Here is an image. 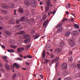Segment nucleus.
Returning <instances> with one entry per match:
<instances>
[{
    "label": "nucleus",
    "mask_w": 80,
    "mask_h": 80,
    "mask_svg": "<svg viewBox=\"0 0 80 80\" xmlns=\"http://www.w3.org/2000/svg\"><path fill=\"white\" fill-rule=\"evenodd\" d=\"M2 58L3 60H5L6 59H7V57L5 56H4L2 57Z\"/></svg>",
    "instance_id": "4c0bfd02"
},
{
    "label": "nucleus",
    "mask_w": 80,
    "mask_h": 80,
    "mask_svg": "<svg viewBox=\"0 0 80 80\" xmlns=\"http://www.w3.org/2000/svg\"><path fill=\"white\" fill-rule=\"evenodd\" d=\"M7 51L8 52H11V53H13L14 52V50L13 49H11L10 50L8 49Z\"/></svg>",
    "instance_id": "a878e982"
},
{
    "label": "nucleus",
    "mask_w": 80,
    "mask_h": 80,
    "mask_svg": "<svg viewBox=\"0 0 80 80\" xmlns=\"http://www.w3.org/2000/svg\"><path fill=\"white\" fill-rule=\"evenodd\" d=\"M77 33H78V32L77 31H74L72 32V35H77Z\"/></svg>",
    "instance_id": "aec40b11"
},
{
    "label": "nucleus",
    "mask_w": 80,
    "mask_h": 80,
    "mask_svg": "<svg viewBox=\"0 0 80 80\" xmlns=\"http://www.w3.org/2000/svg\"><path fill=\"white\" fill-rule=\"evenodd\" d=\"M5 33L7 35H8L9 36L12 35V33L9 31H5Z\"/></svg>",
    "instance_id": "6ab92c4d"
},
{
    "label": "nucleus",
    "mask_w": 80,
    "mask_h": 80,
    "mask_svg": "<svg viewBox=\"0 0 80 80\" xmlns=\"http://www.w3.org/2000/svg\"><path fill=\"white\" fill-rule=\"evenodd\" d=\"M30 38H27L24 40V42L25 43H28L30 42Z\"/></svg>",
    "instance_id": "4468645a"
},
{
    "label": "nucleus",
    "mask_w": 80,
    "mask_h": 80,
    "mask_svg": "<svg viewBox=\"0 0 80 80\" xmlns=\"http://www.w3.org/2000/svg\"><path fill=\"white\" fill-rule=\"evenodd\" d=\"M30 3V1L29 0H25L24 4L26 6H27V7H28V6H29Z\"/></svg>",
    "instance_id": "423d86ee"
},
{
    "label": "nucleus",
    "mask_w": 80,
    "mask_h": 80,
    "mask_svg": "<svg viewBox=\"0 0 80 80\" xmlns=\"http://www.w3.org/2000/svg\"><path fill=\"white\" fill-rule=\"evenodd\" d=\"M73 61V59H72V57H71L68 58V61H71V62Z\"/></svg>",
    "instance_id": "c9c22d12"
},
{
    "label": "nucleus",
    "mask_w": 80,
    "mask_h": 80,
    "mask_svg": "<svg viewBox=\"0 0 80 80\" xmlns=\"http://www.w3.org/2000/svg\"><path fill=\"white\" fill-rule=\"evenodd\" d=\"M62 74L64 76H66V75H68V73H67V71H64L62 72Z\"/></svg>",
    "instance_id": "4be33fe9"
},
{
    "label": "nucleus",
    "mask_w": 80,
    "mask_h": 80,
    "mask_svg": "<svg viewBox=\"0 0 80 80\" xmlns=\"http://www.w3.org/2000/svg\"><path fill=\"white\" fill-rule=\"evenodd\" d=\"M1 7L3 8H8V4H2L1 5Z\"/></svg>",
    "instance_id": "9d476101"
},
{
    "label": "nucleus",
    "mask_w": 80,
    "mask_h": 80,
    "mask_svg": "<svg viewBox=\"0 0 80 80\" xmlns=\"http://www.w3.org/2000/svg\"><path fill=\"white\" fill-rule=\"evenodd\" d=\"M62 69L64 70H66L67 69V63H63L62 65Z\"/></svg>",
    "instance_id": "20e7f679"
},
{
    "label": "nucleus",
    "mask_w": 80,
    "mask_h": 80,
    "mask_svg": "<svg viewBox=\"0 0 80 80\" xmlns=\"http://www.w3.org/2000/svg\"><path fill=\"white\" fill-rule=\"evenodd\" d=\"M18 11L19 12H20V13H23V10L22 8H19Z\"/></svg>",
    "instance_id": "393cba45"
},
{
    "label": "nucleus",
    "mask_w": 80,
    "mask_h": 80,
    "mask_svg": "<svg viewBox=\"0 0 80 80\" xmlns=\"http://www.w3.org/2000/svg\"><path fill=\"white\" fill-rule=\"evenodd\" d=\"M47 5L45 7V12H47L50 8L49 7H52L53 5L52 4H51L50 2V0H47L46 1Z\"/></svg>",
    "instance_id": "f257e3e1"
},
{
    "label": "nucleus",
    "mask_w": 80,
    "mask_h": 80,
    "mask_svg": "<svg viewBox=\"0 0 80 80\" xmlns=\"http://www.w3.org/2000/svg\"><path fill=\"white\" fill-rule=\"evenodd\" d=\"M16 77H17V74H14L12 77V79L15 80V79L16 78Z\"/></svg>",
    "instance_id": "c85d7f7f"
},
{
    "label": "nucleus",
    "mask_w": 80,
    "mask_h": 80,
    "mask_svg": "<svg viewBox=\"0 0 80 80\" xmlns=\"http://www.w3.org/2000/svg\"><path fill=\"white\" fill-rule=\"evenodd\" d=\"M35 32V30H32V33H34Z\"/></svg>",
    "instance_id": "052dcab7"
},
{
    "label": "nucleus",
    "mask_w": 80,
    "mask_h": 80,
    "mask_svg": "<svg viewBox=\"0 0 80 80\" xmlns=\"http://www.w3.org/2000/svg\"><path fill=\"white\" fill-rule=\"evenodd\" d=\"M61 52L60 49L59 48H57L54 50V52L56 53H60Z\"/></svg>",
    "instance_id": "1a4fd4ad"
},
{
    "label": "nucleus",
    "mask_w": 80,
    "mask_h": 80,
    "mask_svg": "<svg viewBox=\"0 0 80 80\" xmlns=\"http://www.w3.org/2000/svg\"><path fill=\"white\" fill-rule=\"evenodd\" d=\"M25 37L26 38H30V36L28 35H26L25 36Z\"/></svg>",
    "instance_id": "c03bdc74"
},
{
    "label": "nucleus",
    "mask_w": 80,
    "mask_h": 80,
    "mask_svg": "<svg viewBox=\"0 0 80 80\" xmlns=\"http://www.w3.org/2000/svg\"><path fill=\"white\" fill-rule=\"evenodd\" d=\"M59 60V57H57L55 59H54V60L55 62H57L58 60Z\"/></svg>",
    "instance_id": "7c9ffc66"
},
{
    "label": "nucleus",
    "mask_w": 80,
    "mask_h": 80,
    "mask_svg": "<svg viewBox=\"0 0 80 80\" xmlns=\"http://www.w3.org/2000/svg\"><path fill=\"white\" fill-rule=\"evenodd\" d=\"M23 60V59L20 58H18L16 59V60H19V61H22Z\"/></svg>",
    "instance_id": "f704fd0d"
},
{
    "label": "nucleus",
    "mask_w": 80,
    "mask_h": 80,
    "mask_svg": "<svg viewBox=\"0 0 80 80\" xmlns=\"http://www.w3.org/2000/svg\"><path fill=\"white\" fill-rule=\"evenodd\" d=\"M77 66L78 68H80V64H77Z\"/></svg>",
    "instance_id": "de8ad7c7"
},
{
    "label": "nucleus",
    "mask_w": 80,
    "mask_h": 80,
    "mask_svg": "<svg viewBox=\"0 0 80 80\" xmlns=\"http://www.w3.org/2000/svg\"><path fill=\"white\" fill-rule=\"evenodd\" d=\"M0 11L2 13H3V14H5V13H7V11L3 10H0Z\"/></svg>",
    "instance_id": "b1692460"
},
{
    "label": "nucleus",
    "mask_w": 80,
    "mask_h": 80,
    "mask_svg": "<svg viewBox=\"0 0 80 80\" xmlns=\"http://www.w3.org/2000/svg\"><path fill=\"white\" fill-rule=\"evenodd\" d=\"M20 21L19 20H17L16 21V23L17 24H19V23H20Z\"/></svg>",
    "instance_id": "ea45409f"
},
{
    "label": "nucleus",
    "mask_w": 80,
    "mask_h": 80,
    "mask_svg": "<svg viewBox=\"0 0 80 80\" xmlns=\"http://www.w3.org/2000/svg\"><path fill=\"white\" fill-rule=\"evenodd\" d=\"M75 38H70L68 40V43H69L71 47H73L75 46Z\"/></svg>",
    "instance_id": "f03ea898"
},
{
    "label": "nucleus",
    "mask_w": 80,
    "mask_h": 80,
    "mask_svg": "<svg viewBox=\"0 0 80 80\" xmlns=\"http://www.w3.org/2000/svg\"><path fill=\"white\" fill-rule=\"evenodd\" d=\"M25 32L24 31H22L20 32L19 33V35H22V34H25Z\"/></svg>",
    "instance_id": "bb28decb"
},
{
    "label": "nucleus",
    "mask_w": 80,
    "mask_h": 80,
    "mask_svg": "<svg viewBox=\"0 0 80 80\" xmlns=\"http://www.w3.org/2000/svg\"><path fill=\"white\" fill-rule=\"evenodd\" d=\"M14 3L13 2H10L8 4V8H12L14 7Z\"/></svg>",
    "instance_id": "7ed1b4c3"
},
{
    "label": "nucleus",
    "mask_w": 80,
    "mask_h": 80,
    "mask_svg": "<svg viewBox=\"0 0 80 80\" xmlns=\"http://www.w3.org/2000/svg\"><path fill=\"white\" fill-rule=\"evenodd\" d=\"M3 65L2 63H0V67H3Z\"/></svg>",
    "instance_id": "13d9d810"
},
{
    "label": "nucleus",
    "mask_w": 80,
    "mask_h": 80,
    "mask_svg": "<svg viewBox=\"0 0 80 80\" xmlns=\"http://www.w3.org/2000/svg\"><path fill=\"white\" fill-rule=\"evenodd\" d=\"M39 5H43V2H40Z\"/></svg>",
    "instance_id": "e2e57ef3"
},
{
    "label": "nucleus",
    "mask_w": 80,
    "mask_h": 80,
    "mask_svg": "<svg viewBox=\"0 0 80 80\" xmlns=\"http://www.w3.org/2000/svg\"><path fill=\"white\" fill-rule=\"evenodd\" d=\"M27 57L28 58H32V57H32V56H30V55H28L27 56Z\"/></svg>",
    "instance_id": "a19ab883"
},
{
    "label": "nucleus",
    "mask_w": 80,
    "mask_h": 80,
    "mask_svg": "<svg viewBox=\"0 0 80 80\" xmlns=\"http://www.w3.org/2000/svg\"><path fill=\"white\" fill-rule=\"evenodd\" d=\"M42 56L43 58H45V54H42Z\"/></svg>",
    "instance_id": "3c124183"
},
{
    "label": "nucleus",
    "mask_w": 80,
    "mask_h": 80,
    "mask_svg": "<svg viewBox=\"0 0 80 80\" xmlns=\"http://www.w3.org/2000/svg\"><path fill=\"white\" fill-rule=\"evenodd\" d=\"M66 20H67V18H64L62 20V22H64V21H65Z\"/></svg>",
    "instance_id": "79ce46f5"
},
{
    "label": "nucleus",
    "mask_w": 80,
    "mask_h": 80,
    "mask_svg": "<svg viewBox=\"0 0 80 80\" xmlns=\"http://www.w3.org/2000/svg\"><path fill=\"white\" fill-rule=\"evenodd\" d=\"M36 5H37V3H36V1H35V0H31V5L32 7H36Z\"/></svg>",
    "instance_id": "39448f33"
},
{
    "label": "nucleus",
    "mask_w": 80,
    "mask_h": 80,
    "mask_svg": "<svg viewBox=\"0 0 80 80\" xmlns=\"http://www.w3.org/2000/svg\"><path fill=\"white\" fill-rule=\"evenodd\" d=\"M39 76L41 78V79H43V76L42 75H40Z\"/></svg>",
    "instance_id": "8fccbe9b"
},
{
    "label": "nucleus",
    "mask_w": 80,
    "mask_h": 80,
    "mask_svg": "<svg viewBox=\"0 0 80 80\" xmlns=\"http://www.w3.org/2000/svg\"><path fill=\"white\" fill-rule=\"evenodd\" d=\"M49 23V21L48 20H47L46 21H45L43 23V26L46 27V25H47Z\"/></svg>",
    "instance_id": "dca6fc26"
},
{
    "label": "nucleus",
    "mask_w": 80,
    "mask_h": 80,
    "mask_svg": "<svg viewBox=\"0 0 80 80\" xmlns=\"http://www.w3.org/2000/svg\"><path fill=\"white\" fill-rule=\"evenodd\" d=\"M23 50H24V48L23 47L19 48H18L17 49V51L18 53H21L22 52V51H23Z\"/></svg>",
    "instance_id": "0eeeda50"
},
{
    "label": "nucleus",
    "mask_w": 80,
    "mask_h": 80,
    "mask_svg": "<svg viewBox=\"0 0 80 80\" xmlns=\"http://www.w3.org/2000/svg\"><path fill=\"white\" fill-rule=\"evenodd\" d=\"M45 63H47L48 62V59L45 60Z\"/></svg>",
    "instance_id": "09e8293b"
},
{
    "label": "nucleus",
    "mask_w": 80,
    "mask_h": 80,
    "mask_svg": "<svg viewBox=\"0 0 80 80\" xmlns=\"http://www.w3.org/2000/svg\"><path fill=\"white\" fill-rule=\"evenodd\" d=\"M16 11H17V10H14V15H16Z\"/></svg>",
    "instance_id": "4d7b16f0"
},
{
    "label": "nucleus",
    "mask_w": 80,
    "mask_h": 80,
    "mask_svg": "<svg viewBox=\"0 0 80 80\" xmlns=\"http://www.w3.org/2000/svg\"><path fill=\"white\" fill-rule=\"evenodd\" d=\"M51 47V45L50 44H48L46 46V50H49L50 49Z\"/></svg>",
    "instance_id": "ddd939ff"
},
{
    "label": "nucleus",
    "mask_w": 80,
    "mask_h": 80,
    "mask_svg": "<svg viewBox=\"0 0 80 80\" xmlns=\"http://www.w3.org/2000/svg\"><path fill=\"white\" fill-rule=\"evenodd\" d=\"M54 62H56L55 61L54 59L53 60H52V63H54Z\"/></svg>",
    "instance_id": "0e129e2a"
},
{
    "label": "nucleus",
    "mask_w": 80,
    "mask_h": 80,
    "mask_svg": "<svg viewBox=\"0 0 80 80\" xmlns=\"http://www.w3.org/2000/svg\"><path fill=\"white\" fill-rule=\"evenodd\" d=\"M29 22L31 25H32L34 23L35 21H34V20H33V19H31L29 21Z\"/></svg>",
    "instance_id": "2eb2a0df"
},
{
    "label": "nucleus",
    "mask_w": 80,
    "mask_h": 80,
    "mask_svg": "<svg viewBox=\"0 0 80 80\" xmlns=\"http://www.w3.org/2000/svg\"><path fill=\"white\" fill-rule=\"evenodd\" d=\"M62 25V23H59L57 26H56V28H58V27H60V26H61Z\"/></svg>",
    "instance_id": "72a5a7b5"
},
{
    "label": "nucleus",
    "mask_w": 80,
    "mask_h": 80,
    "mask_svg": "<svg viewBox=\"0 0 80 80\" xmlns=\"http://www.w3.org/2000/svg\"><path fill=\"white\" fill-rule=\"evenodd\" d=\"M25 64L26 65H30V63L28 62H26Z\"/></svg>",
    "instance_id": "6e6d98bb"
},
{
    "label": "nucleus",
    "mask_w": 80,
    "mask_h": 80,
    "mask_svg": "<svg viewBox=\"0 0 80 80\" xmlns=\"http://www.w3.org/2000/svg\"><path fill=\"white\" fill-rule=\"evenodd\" d=\"M39 37H40L39 34L38 33H37L36 35L34 36L35 40V39H37V38H38Z\"/></svg>",
    "instance_id": "412c9836"
},
{
    "label": "nucleus",
    "mask_w": 80,
    "mask_h": 80,
    "mask_svg": "<svg viewBox=\"0 0 80 80\" xmlns=\"http://www.w3.org/2000/svg\"><path fill=\"white\" fill-rule=\"evenodd\" d=\"M58 63L57 62L56 64V67H55L56 69H57V68L58 67Z\"/></svg>",
    "instance_id": "37998d69"
},
{
    "label": "nucleus",
    "mask_w": 80,
    "mask_h": 80,
    "mask_svg": "<svg viewBox=\"0 0 80 80\" xmlns=\"http://www.w3.org/2000/svg\"><path fill=\"white\" fill-rule=\"evenodd\" d=\"M64 45V42H60V47H62Z\"/></svg>",
    "instance_id": "cd10ccee"
},
{
    "label": "nucleus",
    "mask_w": 80,
    "mask_h": 80,
    "mask_svg": "<svg viewBox=\"0 0 80 80\" xmlns=\"http://www.w3.org/2000/svg\"><path fill=\"white\" fill-rule=\"evenodd\" d=\"M27 57H27V56H24V57H23V58H24V59H25L27 58Z\"/></svg>",
    "instance_id": "69168bd1"
},
{
    "label": "nucleus",
    "mask_w": 80,
    "mask_h": 80,
    "mask_svg": "<svg viewBox=\"0 0 80 80\" xmlns=\"http://www.w3.org/2000/svg\"><path fill=\"white\" fill-rule=\"evenodd\" d=\"M25 18L24 17H22L20 19L21 21L23 22V21L25 20Z\"/></svg>",
    "instance_id": "2f4dec72"
},
{
    "label": "nucleus",
    "mask_w": 80,
    "mask_h": 80,
    "mask_svg": "<svg viewBox=\"0 0 80 80\" xmlns=\"http://www.w3.org/2000/svg\"><path fill=\"white\" fill-rule=\"evenodd\" d=\"M62 28H59L57 30V32L58 33H60L61 32H62Z\"/></svg>",
    "instance_id": "f3484780"
},
{
    "label": "nucleus",
    "mask_w": 80,
    "mask_h": 80,
    "mask_svg": "<svg viewBox=\"0 0 80 80\" xmlns=\"http://www.w3.org/2000/svg\"><path fill=\"white\" fill-rule=\"evenodd\" d=\"M13 67H15L16 68H19L20 67V65H19L16 63H14Z\"/></svg>",
    "instance_id": "f8f14e48"
},
{
    "label": "nucleus",
    "mask_w": 80,
    "mask_h": 80,
    "mask_svg": "<svg viewBox=\"0 0 80 80\" xmlns=\"http://www.w3.org/2000/svg\"><path fill=\"white\" fill-rule=\"evenodd\" d=\"M78 44H79V45H80V39L78 41Z\"/></svg>",
    "instance_id": "338daca9"
},
{
    "label": "nucleus",
    "mask_w": 80,
    "mask_h": 80,
    "mask_svg": "<svg viewBox=\"0 0 80 80\" xmlns=\"http://www.w3.org/2000/svg\"><path fill=\"white\" fill-rule=\"evenodd\" d=\"M20 25H16L15 26V27L16 28H20Z\"/></svg>",
    "instance_id": "58836bf2"
},
{
    "label": "nucleus",
    "mask_w": 80,
    "mask_h": 80,
    "mask_svg": "<svg viewBox=\"0 0 80 80\" xmlns=\"http://www.w3.org/2000/svg\"><path fill=\"white\" fill-rule=\"evenodd\" d=\"M4 62H6V63H8V60H7V59L5 60Z\"/></svg>",
    "instance_id": "5fc2aeb1"
},
{
    "label": "nucleus",
    "mask_w": 80,
    "mask_h": 80,
    "mask_svg": "<svg viewBox=\"0 0 80 80\" xmlns=\"http://www.w3.org/2000/svg\"><path fill=\"white\" fill-rule=\"evenodd\" d=\"M0 71H1L2 72H5V70L3 69H0Z\"/></svg>",
    "instance_id": "a18cd8bd"
},
{
    "label": "nucleus",
    "mask_w": 80,
    "mask_h": 80,
    "mask_svg": "<svg viewBox=\"0 0 80 80\" xmlns=\"http://www.w3.org/2000/svg\"><path fill=\"white\" fill-rule=\"evenodd\" d=\"M19 57H20L21 58H22V57H23V55L22 54H20Z\"/></svg>",
    "instance_id": "680f3d73"
},
{
    "label": "nucleus",
    "mask_w": 80,
    "mask_h": 80,
    "mask_svg": "<svg viewBox=\"0 0 80 80\" xmlns=\"http://www.w3.org/2000/svg\"><path fill=\"white\" fill-rule=\"evenodd\" d=\"M71 20L72 22L74 21V18H71Z\"/></svg>",
    "instance_id": "603ef678"
},
{
    "label": "nucleus",
    "mask_w": 80,
    "mask_h": 80,
    "mask_svg": "<svg viewBox=\"0 0 80 80\" xmlns=\"http://www.w3.org/2000/svg\"><path fill=\"white\" fill-rule=\"evenodd\" d=\"M4 67L6 70L11 69V68H10V66L9 65H8V64H4Z\"/></svg>",
    "instance_id": "6e6552de"
},
{
    "label": "nucleus",
    "mask_w": 80,
    "mask_h": 80,
    "mask_svg": "<svg viewBox=\"0 0 80 80\" xmlns=\"http://www.w3.org/2000/svg\"><path fill=\"white\" fill-rule=\"evenodd\" d=\"M74 27L75 28H76L78 29L79 28V26H78V24H76L74 25Z\"/></svg>",
    "instance_id": "473e14b6"
},
{
    "label": "nucleus",
    "mask_w": 80,
    "mask_h": 80,
    "mask_svg": "<svg viewBox=\"0 0 80 80\" xmlns=\"http://www.w3.org/2000/svg\"><path fill=\"white\" fill-rule=\"evenodd\" d=\"M66 13L67 15H69V13H68V12H66Z\"/></svg>",
    "instance_id": "774afa93"
},
{
    "label": "nucleus",
    "mask_w": 80,
    "mask_h": 80,
    "mask_svg": "<svg viewBox=\"0 0 80 80\" xmlns=\"http://www.w3.org/2000/svg\"><path fill=\"white\" fill-rule=\"evenodd\" d=\"M47 18V16H46V14H44L43 15L42 17V20L43 21H45V19H46Z\"/></svg>",
    "instance_id": "5701e85b"
},
{
    "label": "nucleus",
    "mask_w": 80,
    "mask_h": 80,
    "mask_svg": "<svg viewBox=\"0 0 80 80\" xmlns=\"http://www.w3.org/2000/svg\"><path fill=\"white\" fill-rule=\"evenodd\" d=\"M1 47L3 48H5V46L4 45H2Z\"/></svg>",
    "instance_id": "bf43d9fd"
},
{
    "label": "nucleus",
    "mask_w": 80,
    "mask_h": 80,
    "mask_svg": "<svg viewBox=\"0 0 80 80\" xmlns=\"http://www.w3.org/2000/svg\"><path fill=\"white\" fill-rule=\"evenodd\" d=\"M10 47H12V48H14V49L16 48H17V47H18V46H17V45H16L15 46L11 45Z\"/></svg>",
    "instance_id": "c756f323"
},
{
    "label": "nucleus",
    "mask_w": 80,
    "mask_h": 80,
    "mask_svg": "<svg viewBox=\"0 0 80 80\" xmlns=\"http://www.w3.org/2000/svg\"><path fill=\"white\" fill-rule=\"evenodd\" d=\"M65 80H70V78H66L65 79Z\"/></svg>",
    "instance_id": "864d4df0"
},
{
    "label": "nucleus",
    "mask_w": 80,
    "mask_h": 80,
    "mask_svg": "<svg viewBox=\"0 0 80 80\" xmlns=\"http://www.w3.org/2000/svg\"><path fill=\"white\" fill-rule=\"evenodd\" d=\"M14 21V20H13V19H11L10 20V21H8V24H12V25H13V24H15V22H13Z\"/></svg>",
    "instance_id": "9b49d317"
},
{
    "label": "nucleus",
    "mask_w": 80,
    "mask_h": 80,
    "mask_svg": "<svg viewBox=\"0 0 80 80\" xmlns=\"http://www.w3.org/2000/svg\"><path fill=\"white\" fill-rule=\"evenodd\" d=\"M54 58V55L53 54H51V58Z\"/></svg>",
    "instance_id": "49530a36"
},
{
    "label": "nucleus",
    "mask_w": 80,
    "mask_h": 80,
    "mask_svg": "<svg viewBox=\"0 0 80 80\" xmlns=\"http://www.w3.org/2000/svg\"><path fill=\"white\" fill-rule=\"evenodd\" d=\"M30 44H28L26 46V48L27 49H28V48H30Z\"/></svg>",
    "instance_id": "e433bc0d"
},
{
    "label": "nucleus",
    "mask_w": 80,
    "mask_h": 80,
    "mask_svg": "<svg viewBox=\"0 0 80 80\" xmlns=\"http://www.w3.org/2000/svg\"><path fill=\"white\" fill-rule=\"evenodd\" d=\"M70 35V32L69 31H68L65 33V37H69Z\"/></svg>",
    "instance_id": "a211bd4d"
}]
</instances>
